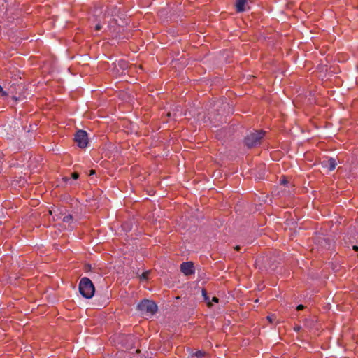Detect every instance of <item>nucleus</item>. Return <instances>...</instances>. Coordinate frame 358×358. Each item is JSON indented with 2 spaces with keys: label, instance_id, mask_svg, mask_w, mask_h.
I'll return each mask as SVG.
<instances>
[{
  "label": "nucleus",
  "instance_id": "obj_26",
  "mask_svg": "<svg viewBox=\"0 0 358 358\" xmlns=\"http://www.w3.org/2000/svg\"><path fill=\"white\" fill-rule=\"evenodd\" d=\"M277 268V266H275L274 268H272L273 270H275Z\"/></svg>",
  "mask_w": 358,
  "mask_h": 358
},
{
  "label": "nucleus",
  "instance_id": "obj_15",
  "mask_svg": "<svg viewBox=\"0 0 358 358\" xmlns=\"http://www.w3.org/2000/svg\"><path fill=\"white\" fill-rule=\"evenodd\" d=\"M304 308H305V306L303 305L299 304V305L297 306L296 310H302L304 309Z\"/></svg>",
  "mask_w": 358,
  "mask_h": 358
},
{
  "label": "nucleus",
  "instance_id": "obj_13",
  "mask_svg": "<svg viewBox=\"0 0 358 358\" xmlns=\"http://www.w3.org/2000/svg\"><path fill=\"white\" fill-rule=\"evenodd\" d=\"M78 177H79V175H78V173H76V172H74V173H73L71 174V178H72L73 180H76V179H78Z\"/></svg>",
  "mask_w": 358,
  "mask_h": 358
},
{
  "label": "nucleus",
  "instance_id": "obj_16",
  "mask_svg": "<svg viewBox=\"0 0 358 358\" xmlns=\"http://www.w3.org/2000/svg\"><path fill=\"white\" fill-rule=\"evenodd\" d=\"M278 153L277 152H270V157L272 158V159H274L275 157V155H278Z\"/></svg>",
  "mask_w": 358,
  "mask_h": 358
},
{
  "label": "nucleus",
  "instance_id": "obj_6",
  "mask_svg": "<svg viewBox=\"0 0 358 358\" xmlns=\"http://www.w3.org/2000/svg\"><path fill=\"white\" fill-rule=\"evenodd\" d=\"M247 3V0H236V8L237 12H243L245 10V6Z\"/></svg>",
  "mask_w": 358,
  "mask_h": 358
},
{
  "label": "nucleus",
  "instance_id": "obj_8",
  "mask_svg": "<svg viewBox=\"0 0 358 358\" xmlns=\"http://www.w3.org/2000/svg\"><path fill=\"white\" fill-rule=\"evenodd\" d=\"M202 295L204 301L207 303L208 306H212V302L210 301V297L208 296L207 292L203 289H202Z\"/></svg>",
  "mask_w": 358,
  "mask_h": 358
},
{
  "label": "nucleus",
  "instance_id": "obj_27",
  "mask_svg": "<svg viewBox=\"0 0 358 358\" xmlns=\"http://www.w3.org/2000/svg\"><path fill=\"white\" fill-rule=\"evenodd\" d=\"M357 256H358V254H357Z\"/></svg>",
  "mask_w": 358,
  "mask_h": 358
},
{
  "label": "nucleus",
  "instance_id": "obj_21",
  "mask_svg": "<svg viewBox=\"0 0 358 358\" xmlns=\"http://www.w3.org/2000/svg\"><path fill=\"white\" fill-rule=\"evenodd\" d=\"M300 329H301V327H299V326H297V327H294V330L296 331H299Z\"/></svg>",
  "mask_w": 358,
  "mask_h": 358
},
{
  "label": "nucleus",
  "instance_id": "obj_9",
  "mask_svg": "<svg viewBox=\"0 0 358 358\" xmlns=\"http://www.w3.org/2000/svg\"><path fill=\"white\" fill-rule=\"evenodd\" d=\"M206 355V352L202 350L196 351L193 355L196 358H203Z\"/></svg>",
  "mask_w": 358,
  "mask_h": 358
},
{
  "label": "nucleus",
  "instance_id": "obj_24",
  "mask_svg": "<svg viewBox=\"0 0 358 358\" xmlns=\"http://www.w3.org/2000/svg\"><path fill=\"white\" fill-rule=\"evenodd\" d=\"M235 249H236V250H239V249H240V246H238V245L236 246Z\"/></svg>",
  "mask_w": 358,
  "mask_h": 358
},
{
  "label": "nucleus",
  "instance_id": "obj_19",
  "mask_svg": "<svg viewBox=\"0 0 358 358\" xmlns=\"http://www.w3.org/2000/svg\"><path fill=\"white\" fill-rule=\"evenodd\" d=\"M352 249H353V250H355V252H358V245H353V246H352Z\"/></svg>",
  "mask_w": 358,
  "mask_h": 358
},
{
  "label": "nucleus",
  "instance_id": "obj_5",
  "mask_svg": "<svg viewBox=\"0 0 358 358\" xmlns=\"http://www.w3.org/2000/svg\"><path fill=\"white\" fill-rule=\"evenodd\" d=\"M180 271L185 275H190L194 273V264L191 262H183L180 265Z\"/></svg>",
  "mask_w": 358,
  "mask_h": 358
},
{
  "label": "nucleus",
  "instance_id": "obj_23",
  "mask_svg": "<svg viewBox=\"0 0 358 358\" xmlns=\"http://www.w3.org/2000/svg\"><path fill=\"white\" fill-rule=\"evenodd\" d=\"M276 164H271L270 165V169H274V166H275Z\"/></svg>",
  "mask_w": 358,
  "mask_h": 358
},
{
  "label": "nucleus",
  "instance_id": "obj_2",
  "mask_svg": "<svg viewBox=\"0 0 358 358\" xmlns=\"http://www.w3.org/2000/svg\"><path fill=\"white\" fill-rule=\"evenodd\" d=\"M137 309L143 315H153L157 310V306L152 301L144 299L137 306Z\"/></svg>",
  "mask_w": 358,
  "mask_h": 358
},
{
  "label": "nucleus",
  "instance_id": "obj_3",
  "mask_svg": "<svg viewBox=\"0 0 358 358\" xmlns=\"http://www.w3.org/2000/svg\"><path fill=\"white\" fill-rule=\"evenodd\" d=\"M264 132L256 131L251 133L245 138V143L247 147L252 148L260 143V141L264 136Z\"/></svg>",
  "mask_w": 358,
  "mask_h": 358
},
{
  "label": "nucleus",
  "instance_id": "obj_25",
  "mask_svg": "<svg viewBox=\"0 0 358 358\" xmlns=\"http://www.w3.org/2000/svg\"><path fill=\"white\" fill-rule=\"evenodd\" d=\"M269 321H270V323H272V322H273V319H272V317L271 316H270Z\"/></svg>",
  "mask_w": 358,
  "mask_h": 358
},
{
  "label": "nucleus",
  "instance_id": "obj_7",
  "mask_svg": "<svg viewBox=\"0 0 358 358\" xmlns=\"http://www.w3.org/2000/svg\"><path fill=\"white\" fill-rule=\"evenodd\" d=\"M327 162H328V165H329V169L330 171H333L334 169H335L336 166L337 164L335 159L331 157L328 159Z\"/></svg>",
  "mask_w": 358,
  "mask_h": 358
},
{
  "label": "nucleus",
  "instance_id": "obj_4",
  "mask_svg": "<svg viewBox=\"0 0 358 358\" xmlns=\"http://www.w3.org/2000/svg\"><path fill=\"white\" fill-rule=\"evenodd\" d=\"M74 140L79 148H86L88 144L87 133L84 130H78L75 134Z\"/></svg>",
  "mask_w": 358,
  "mask_h": 358
},
{
  "label": "nucleus",
  "instance_id": "obj_11",
  "mask_svg": "<svg viewBox=\"0 0 358 358\" xmlns=\"http://www.w3.org/2000/svg\"><path fill=\"white\" fill-rule=\"evenodd\" d=\"M280 183L281 185H286L288 183V180L287 179V178L285 176H282L280 180Z\"/></svg>",
  "mask_w": 358,
  "mask_h": 358
},
{
  "label": "nucleus",
  "instance_id": "obj_12",
  "mask_svg": "<svg viewBox=\"0 0 358 358\" xmlns=\"http://www.w3.org/2000/svg\"><path fill=\"white\" fill-rule=\"evenodd\" d=\"M0 94H1V96H6L8 95V93L3 90L2 87L0 85Z\"/></svg>",
  "mask_w": 358,
  "mask_h": 358
},
{
  "label": "nucleus",
  "instance_id": "obj_14",
  "mask_svg": "<svg viewBox=\"0 0 358 358\" xmlns=\"http://www.w3.org/2000/svg\"><path fill=\"white\" fill-rule=\"evenodd\" d=\"M149 274V272L148 271H146V272H144L142 275H141V278L142 279H147L148 278V275Z\"/></svg>",
  "mask_w": 358,
  "mask_h": 358
},
{
  "label": "nucleus",
  "instance_id": "obj_10",
  "mask_svg": "<svg viewBox=\"0 0 358 358\" xmlns=\"http://www.w3.org/2000/svg\"><path fill=\"white\" fill-rule=\"evenodd\" d=\"M73 219V217L71 215H65L63 218H62V221L64 222H69L71 220Z\"/></svg>",
  "mask_w": 358,
  "mask_h": 358
},
{
  "label": "nucleus",
  "instance_id": "obj_17",
  "mask_svg": "<svg viewBox=\"0 0 358 358\" xmlns=\"http://www.w3.org/2000/svg\"><path fill=\"white\" fill-rule=\"evenodd\" d=\"M212 301L214 302V303H218L219 299L217 297H216V296H213L212 298Z\"/></svg>",
  "mask_w": 358,
  "mask_h": 358
},
{
  "label": "nucleus",
  "instance_id": "obj_1",
  "mask_svg": "<svg viewBox=\"0 0 358 358\" xmlns=\"http://www.w3.org/2000/svg\"><path fill=\"white\" fill-rule=\"evenodd\" d=\"M79 292L86 299H91L94 296L95 288L90 279L86 277L81 278L79 283Z\"/></svg>",
  "mask_w": 358,
  "mask_h": 358
},
{
  "label": "nucleus",
  "instance_id": "obj_22",
  "mask_svg": "<svg viewBox=\"0 0 358 358\" xmlns=\"http://www.w3.org/2000/svg\"><path fill=\"white\" fill-rule=\"evenodd\" d=\"M94 173H95V171H94V170H93V169H92V170L90 171V175H92V174H94Z\"/></svg>",
  "mask_w": 358,
  "mask_h": 358
},
{
  "label": "nucleus",
  "instance_id": "obj_18",
  "mask_svg": "<svg viewBox=\"0 0 358 358\" xmlns=\"http://www.w3.org/2000/svg\"><path fill=\"white\" fill-rule=\"evenodd\" d=\"M101 29V24H97L96 25V27H95V29H96V31H99Z\"/></svg>",
  "mask_w": 358,
  "mask_h": 358
},
{
  "label": "nucleus",
  "instance_id": "obj_20",
  "mask_svg": "<svg viewBox=\"0 0 358 358\" xmlns=\"http://www.w3.org/2000/svg\"><path fill=\"white\" fill-rule=\"evenodd\" d=\"M64 180H65L66 182L68 183L71 180V178H68L67 177H65V178H64Z\"/></svg>",
  "mask_w": 358,
  "mask_h": 358
}]
</instances>
